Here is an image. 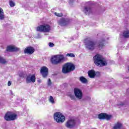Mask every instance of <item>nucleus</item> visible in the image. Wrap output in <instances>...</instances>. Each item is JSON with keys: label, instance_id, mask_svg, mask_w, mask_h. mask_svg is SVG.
Segmentation results:
<instances>
[{"label": "nucleus", "instance_id": "f257e3e1", "mask_svg": "<svg viewBox=\"0 0 129 129\" xmlns=\"http://www.w3.org/2000/svg\"><path fill=\"white\" fill-rule=\"evenodd\" d=\"M104 46V41H100L99 43H96L92 41H89L86 44V47L89 50H94V49H101Z\"/></svg>", "mask_w": 129, "mask_h": 129}, {"label": "nucleus", "instance_id": "f03ea898", "mask_svg": "<svg viewBox=\"0 0 129 129\" xmlns=\"http://www.w3.org/2000/svg\"><path fill=\"white\" fill-rule=\"evenodd\" d=\"M93 59L94 63L96 66L103 67V66H106V65H107V61L106 59L100 54L96 55L94 56Z\"/></svg>", "mask_w": 129, "mask_h": 129}, {"label": "nucleus", "instance_id": "7ed1b4c3", "mask_svg": "<svg viewBox=\"0 0 129 129\" xmlns=\"http://www.w3.org/2000/svg\"><path fill=\"white\" fill-rule=\"evenodd\" d=\"M65 60V57L63 55H56L52 56L51 58V62L52 64L57 65L59 63H61L62 61Z\"/></svg>", "mask_w": 129, "mask_h": 129}, {"label": "nucleus", "instance_id": "20e7f679", "mask_svg": "<svg viewBox=\"0 0 129 129\" xmlns=\"http://www.w3.org/2000/svg\"><path fill=\"white\" fill-rule=\"evenodd\" d=\"M54 120L58 123H62L65 121V116L59 112L55 113L53 115Z\"/></svg>", "mask_w": 129, "mask_h": 129}, {"label": "nucleus", "instance_id": "39448f33", "mask_svg": "<svg viewBox=\"0 0 129 129\" xmlns=\"http://www.w3.org/2000/svg\"><path fill=\"white\" fill-rule=\"evenodd\" d=\"M75 69L74 65L71 63H67L62 68V71L63 73L66 74V73H69L71 71H73Z\"/></svg>", "mask_w": 129, "mask_h": 129}, {"label": "nucleus", "instance_id": "423d86ee", "mask_svg": "<svg viewBox=\"0 0 129 129\" xmlns=\"http://www.w3.org/2000/svg\"><path fill=\"white\" fill-rule=\"evenodd\" d=\"M17 114L13 112H7L4 116V118L7 121H11V120L17 119Z\"/></svg>", "mask_w": 129, "mask_h": 129}, {"label": "nucleus", "instance_id": "0eeeda50", "mask_svg": "<svg viewBox=\"0 0 129 129\" xmlns=\"http://www.w3.org/2000/svg\"><path fill=\"white\" fill-rule=\"evenodd\" d=\"M50 30H51V27L48 25H40L36 29L38 32H43V33H48L50 32Z\"/></svg>", "mask_w": 129, "mask_h": 129}, {"label": "nucleus", "instance_id": "6e6552de", "mask_svg": "<svg viewBox=\"0 0 129 129\" xmlns=\"http://www.w3.org/2000/svg\"><path fill=\"white\" fill-rule=\"evenodd\" d=\"M74 92L75 97L77 99H82L83 94H82V91L78 88H75L74 89Z\"/></svg>", "mask_w": 129, "mask_h": 129}, {"label": "nucleus", "instance_id": "1a4fd4ad", "mask_svg": "<svg viewBox=\"0 0 129 129\" xmlns=\"http://www.w3.org/2000/svg\"><path fill=\"white\" fill-rule=\"evenodd\" d=\"M112 116L111 115H108L106 113H101L98 115V118H99V119H106L107 120H109Z\"/></svg>", "mask_w": 129, "mask_h": 129}, {"label": "nucleus", "instance_id": "9d476101", "mask_svg": "<svg viewBox=\"0 0 129 129\" xmlns=\"http://www.w3.org/2000/svg\"><path fill=\"white\" fill-rule=\"evenodd\" d=\"M33 83L36 82V75H29L26 78V83Z\"/></svg>", "mask_w": 129, "mask_h": 129}, {"label": "nucleus", "instance_id": "9b49d317", "mask_svg": "<svg viewBox=\"0 0 129 129\" xmlns=\"http://www.w3.org/2000/svg\"><path fill=\"white\" fill-rule=\"evenodd\" d=\"M40 73L43 78H46V77L48 76V68L46 67H42L40 69Z\"/></svg>", "mask_w": 129, "mask_h": 129}, {"label": "nucleus", "instance_id": "f8f14e48", "mask_svg": "<svg viewBox=\"0 0 129 129\" xmlns=\"http://www.w3.org/2000/svg\"><path fill=\"white\" fill-rule=\"evenodd\" d=\"M75 126V120L74 119H70L67 121L66 124V126L68 128H72Z\"/></svg>", "mask_w": 129, "mask_h": 129}, {"label": "nucleus", "instance_id": "ddd939ff", "mask_svg": "<svg viewBox=\"0 0 129 129\" xmlns=\"http://www.w3.org/2000/svg\"><path fill=\"white\" fill-rule=\"evenodd\" d=\"M35 52V48L32 47H27L24 50L25 54H28V55H32Z\"/></svg>", "mask_w": 129, "mask_h": 129}, {"label": "nucleus", "instance_id": "4468645a", "mask_svg": "<svg viewBox=\"0 0 129 129\" xmlns=\"http://www.w3.org/2000/svg\"><path fill=\"white\" fill-rule=\"evenodd\" d=\"M20 48L15 46H9L7 47V51L8 52H16L17 51H19Z\"/></svg>", "mask_w": 129, "mask_h": 129}, {"label": "nucleus", "instance_id": "2eb2a0df", "mask_svg": "<svg viewBox=\"0 0 129 129\" xmlns=\"http://www.w3.org/2000/svg\"><path fill=\"white\" fill-rule=\"evenodd\" d=\"M121 37H123V38H125V39H127L129 38V30H126L123 31V34L120 35V37L121 38Z\"/></svg>", "mask_w": 129, "mask_h": 129}, {"label": "nucleus", "instance_id": "dca6fc26", "mask_svg": "<svg viewBox=\"0 0 129 129\" xmlns=\"http://www.w3.org/2000/svg\"><path fill=\"white\" fill-rule=\"evenodd\" d=\"M58 23L59 26H66V25H67V21L65 20V19H61L58 21Z\"/></svg>", "mask_w": 129, "mask_h": 129}, {"label": "nucleus", "instance_id": "f3484780", "mask_svg": "<svg viewBox=\"0 0 129 129\" xmlns=\"http://www.w3.org/2000/svg\"><path fill=\"white\" fill-rule=\"evenodd\" d=\"M121 127H122V123L117 122L114 124L113 129H120Z\"/></svg>", "mask_w": 129, "mask_h": 129}, {"label": "nucleus", "instance_id": "a211bd4d", "mask_svg": "<svg viewBox=\"0 0 129 129\" xmlns=\"http://www.w3.org/2000/svg\"><path fill=\"white\" fill-rule=\"evenodd\" d=\"M88 74L90 78H94L95 77V71L94 70H90L88 72Z\"/></svg>", "mask_w": 129, "mask_h": 129}, {"label": "nucleus", "instance_id": "6ab92c4d", "mask_svg": "<svg viewBox=\"0 0 129 129\" xmlns=\"http://www.w3.org/2000/svg\"><path fill=\"white\" fill-rule=\"evenodd\" d=\"M84 12L86 14V15H89L90 13H92V10L90 7H85L84 9Z\"/></svg>", "mask_w": 129, "mask_h": 129}, {"label": "nucleus", "instance_id": "aec40b11", "mask_svg": "<svg viewBox=\"0 0 129 129\" xmlns=\"http://www.w3.org/2000/svg\"><path fill=\"white\" fill-rule=\"evenodd\" d=\"M5 19V13L3 9L0 8V20H4Z\"/></svg>", "mask_w": 129, "mask_h": 129}, {"label": "nucleus", "instance_id": "412c9836", "mask_svg": "<svg viewBox=\"0 0 129 129\" xmlns=\"http://www.w3.org/2000/svg\"><path fill=\"white\" fill-rule=\"evenodd\" d=\"M80 81H81L82 83H86V82H87V79L84 77H81L80 78Z\"/></svg>", "mask_w": 129, "mask_h": 129}, {"label": "nucleus", "instance_id": "4be33fe9", "mask_svg": "<svg viewBox=\"0 0 129 129\" xmlns=\"http://www.w3.org/2000/svg\"><path fill=\"white\" fill-rule=\"evenodd\" d=\"M0 63L1 64H6L7 63V60L4 57L0 56Z\"/></svg>", "mask_w": 129, "mask_h": 129}, {"label": "nucleus", "instance_id": "5701e85b", "mask_svg": "<svg viewBox=\"0 0 129 129\" xmlns=\"http://www.w3.org/2000/svg\"><path fill=\"white\" fill-rule=\"evenodd\" d=\"M49 101L50 102V103H52V104H54V103H55V100H54V98H53V96H50L49 97Z\"/></svg>", "mask_w": 129, "mask_h": 129}, {"label": "nucleus", "instance_id": "b1692460", "mask_svg": "<svg viewBox=\"0 0 129 129\" xmlns=\"http://www.w3.org/2000/svg\"><path fill=\"white\" fill-rule=\"evenodd\" d=\"M9 5L11 8H13L16 6V4H15V2H14L12 1H9Z\"/></svg>", "mask_w": 129, "mask_h": 129}, {"label": "nucleus", "instance_id": "393cba45", "mask_svg": "<svg viewBox=\"0 0 129 129\" xmlns=\"http://www.w3.org/2000/svg\"><path fill=\"white\" fill-rule=\"evenodd\" d=\"M66 56L67 57H71L72 58H74V57H75V55L74 53H67Z\"/></svg>", "mask_w": 129, "mask_h": 129}, {"label": "nucleus", "instance_id": "a878e982", "mask_svg": "<svg viewBox=\"0 0 129 129\" xmlns=\"http://www.w3.org/2000/svg\"><path fill=\"white\" fill-rule=\"evenodd\" d=\"M123 105H124V103L122 102H120V103H119L117 105V106H118L119 107H120L121 106H123Z\"/></svg>", "mask_w": 129, "mask_h": 129}, {"label": "nucleus", "instance_id": "bb28decb", "mask_svg": "<svg viewBox=\"0 0 129 129\" xmlns=\"http://www.w3.org/2000/svg\"><path fill=\"white\" fill-rule=\"evenodd\" d=\"M55 16H56V17H62L63 16V14L62 13H54Z\"/></svg>", "mask_w": 129, "mask_h": 129}, {"label": "nucleus", "instance_id": "cd10ccee", "mask_svg": "<svg viewBox=\"0 0 129 129\" xmlns=\"http://www.w3.org/2000/svg\"><path fill=\"white\" fill-rule=\"evenodd\" d=\"M95 76H96L97 77H99V76H100V73L98 72H97L95 73Z\"/></svg>", "mask_w": 129, "mask_h": 129}, {"label": "nucleus", "instance_id": "c85d7f7f", "mask_svg": "<svg viewBox=\"0 0 129 129\" xmlns=\"http://www.w3.org/2000/svg\"><path fill=\"white\" fill-rule=\"evenodd\" d=\"M47 84L48 85L50 86L51 84H52V83H51V79H49L47 81Z\"/></svg>", "mask_w": 129, "mask_h": 129}, {"label": "nucleus", "instance_id": "c756f323", "mask_svg": "<svg viewBox=\"0 0 129 129\" xmlns=\"http://www.w3.org/2000/svg\"><path fill=\"white\" fill-rule=\"evenodd\" d=\"M70 97L71 99H75V96L74 95H70Z\"/></svg>", "mask_w": 129, "mask_h": 129}, {"label": "nucleus", "instance_id": "7c9ffc66", "mask_svg": "<svg viewBox=\"0 0 129 129\" xmlns=\"http://www.w3.org/2000/svg\"><path fill=\"white\" fill-rule=\"evenodd\" d=\"M49 47H54V43H52V42H50L49 43Z\"/></svg>", "mask_w": 129, "mask_h": 129}, {"label": "nucleus", "instance_id": "2f4dec72", "mask_svg": "<svg viewBox=\"0 0 129 129\" xmlns=\"http://www.w3.org/2000/svg\"><path fill=\"white\" fill-rule=\"evenodd\" d=\"M8 86H11V85H12V81H9L8 82Z\"/></svg>", "mask_w": 129, "mask_h": 129}, {"label": "nucleus", "instance_id": "473e14b6", "mask_svg": "<svg viewBox=\"0 0 129 129\" xmlns=\"http://www.w3.org/2000/svg\"><path fill=\"white\" fill-rule=\"evenodd\" d=\"M10 92L11 95H13V91L12 90H10Z\"/></svg>", "mask_w": 129, "mask_h": 129}, {"label": "nucleus", "instance_id": "72a5a7b5", "mask_svg": "<svg viewBox=\"0 0 129 129\" xmlns=\"http://www.w3.org/2000/svg\"><path fill=\"white\" fill-rule=\"evenodd\" d=\"M88 98H89V99H90V97H89Z\"/></svg>", "mask_w": 129, "mask_h": 129}, {"label": "nucleus", "instance_id": "f704fd0d", "mask_svg": "<svg viewBox=\"0 0 129 129\" xmlns=\"http://www.w3.org/2000/svg\"><path fill=\"white\" fill-rule=\"evenodd\" d=\"M128 71H129V67H128Z\"/></svg>", "mask_w": 129, "mask_h": 129}]
</instances>
